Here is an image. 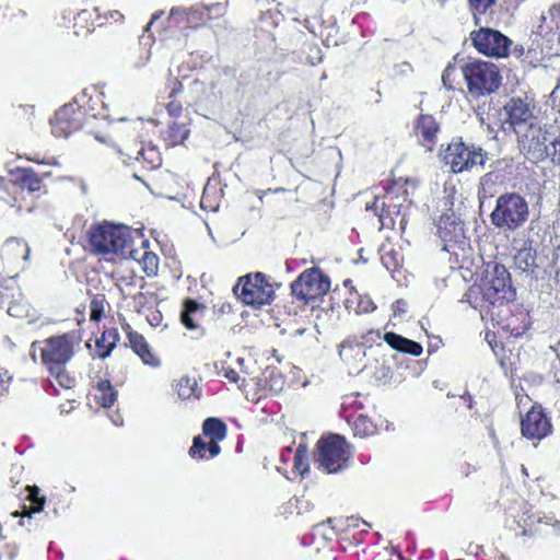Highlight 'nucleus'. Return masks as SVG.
I'll list each match as a JSON object with an SVG mask.
<instances>
[{"label":"nucleus","instance_id":"42","mask_svg":"<svg viewBox=\"0 0 560 560\" xmlns=\"http://www.w3.org/2000/svg\"><path fill=\"white\" fill-rule=\"evenodd\" d=\"M10 381L11 376L8 371H0V398L7 393Z\"/></svg>","mask_w":560,"mask_h":560},{"label":"nucleus","instance_id":"52","mask_svg":"<svg viewBox=\"0 0 560 560\" xmlns=\"http://www.w3.org/2000/svg\"><path fill=\"white\" fill-rule=\"evenodd\" d=\"M171 19L174 20L176 23H179V22L185 21V15L183 13H177L175 18H171Z\"/></svg>","mask_w":560,"mask_h":560},{"label":"nucleus","instance_id":"38","mask_svg":"<svg viewBox=\"0 0 560 560\" xmlns=\"http://www.w3.org/2000/svg\"><path fill=\"white\" fill-rule=\"evenodd\" d=\"M492 176H493L492 173H487L486 175H483L481 177L480 187H479V191H478V196L480 199L492 196V190H491V186L493 185Z\"/></svg>","mask_w":560,"mask_h":560},{"label":"nucleus","instance_id":"56","mask_svg":"<svg viewBox=\"0 0 560 560\" xmlns=\"http://www.w3.org/2000/svg\"><path fill=\"white\" fill-rule=\"evenodd\" d=\"M136 159H137V160H139V159L147 160V158L144 156V151H143V149H141V150H139V151H138Z\"/></svg>","mask_w":560,"mask_h":560},{"label":"nucleus","instance_id":"7","mask_svg":"<svg viewBox=\"0 0 560 560\" xmlns=\"http://www.w3.org/2000/svg\"><path fill=\"white\" fill-rule=\"evenodd\" d=\"M233 290L243 303L254 307L270 304L275 298V284L261 272L240 278Z\"/></svg>","mask_w":560,"mask_h":560},{"label":"nucleus","instance_id":"62","mask_svg":"<svg viewBox=\"0 0 560 560\" xmlns=\"http://www.w3.org/2000/svg\"><path fill=\"white\" fill-rule=\"evenodd\" d=\"M21 526H25V523L23 521L20 522Z\"/></svg>","mask_w":560,"mask_h":560},{"label":"nucleus","instance_id":"25","mask_svg":"<svg viewBox=\"0 0 560 560\" xmlns=\"http://www.w3.org/2000/svg\"><path fill=\"white\" fill-rule=\"evenodd\" d=\"M221 448L215 442L206 443L200 436H195L192 440V445L189 448V455L191 457L198 458H207V453H209L210 457H214L220 453Z\"/></svg>","mask_w":560,"mask_h":560},{"label":"nucleus","instance_id":"27","mask_svg":"<svg viewBox=\"0 0 560 560\" xmlns=\"http://www.w3.org/2000/svg\"><path fill=\"white\" fill-rule=\"evenodd\" d=\"M203 434L209 436L212 442L218 443L225 439L226 425L217 418H208L202 425Z\"/></svg>","mask_w":560,"mask_h":560},{"label":"nucleus","instance_id":"19","mask_svg":"<svg viewBox=\"0 0 560 560\" xmlns=\"http://www.w3.org/2000/svg\"><path fill=\"white\" fill-rule=\"evenodd\" d=\"M128 341L133 352L149 366L158 368L160 359L152 352L144 337L136 331L128 334Z\"/></svg>","mask_w":560,"mask_h":560},{"label":"nucleus","instance_id":"39","mask_svg":"<svg viewBox=\"0 0 560 560\" xmlns=\"http://www.w3.org/2000/svg\"><path fill=\"white\" fill-rule=\"evenodd\" d=\"M294 466L302 471L307 469V450L301 444L296 450Z\"/></svg>","mask_w":560,"mask_h":560},{"label":"nucleus","instance_id":"31","mask_svg":"<svg viewBox=\"0 0 560 560\" xmlns=\"http://www.w3.org/2000/svg\"><path fill=\"white\" fill-rule=\"evenodd\" d=\"M117 339L118 332L116 329L104 331L102 337L96 340V347L100 351L98 355L103 359L108 357L115 348Z\"/></svg>","mask_w":560,"mask_h":560},{"label":"nucleus","instance_id":"40","mask_svg":"<svg viewBox=\"0 0 560 560\" xmlns=\"http://www.w3.org/2000/svg\"><path fill=\"white\" fill-rule=\"evenodd\" d=\"M104 299L95 298L91 301V314L90 317L94 322H98L103 315L104 312Z\"/></svg>","mask_w":560,"mask_h":560},{"label":"nucleus","instance_id":"44","mask_svg":"<svg viewBox=\"0 0 560 560\" xmlns=\"http://www.w3.org/2000/svg\"><path fill=\"white\" fill-rule=\"evenodd\" d=\"M167 112L172 116H177L182 112V104L179 102L171 101L167 104Z\"/></svg>","mask_w":560,"mask_h":560},{"label":"nucleus","instance_id":"34","mask_svg":"<svg viewBox=\"0 0 560 560\" xmlns=\"http://www.w3.org/2000/svg\"><path fill=\"white\" fill-rule=\"evenodd\" d=\"M138 253L136 254L137 259L140 265H142L143 270L148 276L154 275L158 270L159 258L153 253L148 250H143L142 253L139 249H136Z\"/></svg>","mask_w":560,"mask_h":560},{"label":"nucleus","instance_id":"24","mask_svg":"<svg viewBox=\"0 0 560 560\" xmlns=\"http://www.w3.org/2000/svg\"><path fill=\"white\" fill-rule=\"evenodd\" d=\"M95 400L104 408L112 407L117 399V392L107 380L97 383L94 392Z\"/></svg>","mask_w":560,"mask_h":560},{"label":"nucleus","instance_id":"37","mask_svg":"<svg viewBox=\"0 0 560 560\" xmlns=\"http://www.w3.org/2000/svg\"><path fill=\"white\" fill-rule=\"evenodd\" d=\"M497 0H469L470 8L472 10L476 23H478L477 14L486 13Z\"/></svg>","mask_w":560,"mask_h":560},{"label":"nucleus","instance_id":"26","mask_svg":"<svg viewBox=\"0 0 560 560\" xmlns=\"http://www.w3.org/2000/svg\"><path fill=\"white\" fill-rule=\"evenodd\" d=\"M28 499L31 501V505L24 506V513L15 511L12 513V516L14 517H24L27 516L31 518L33 513H39L43 511L45 505V498L39 497V489L36 486H28Z\"/></svg>","mask_w":560,"mask_h":560},{"label":"nucleus","instance_id":"22","mask_svg":"<svg viewBox=\"0 0 560 560\" xmlns=\"http://www.w3.org/2000/svg\"><path fill=\"white\" fill-rule=\"evenodd\" d=\"M8 314L15 318H25L28 324H34L39 318L37 312L22 296L10 302Z\"/></svg>","mask_w":560,"mask_h":560},{"label":"nucleus","instance_id":"58","mask_svg":"<svg viewBox=\"0 0 560 560\" xmlns=\"http://www.w3.org/2000/svg\"><path fill=\"white\" fill-rule=\"evenodd\" d=\"M378 217H380V222H381L382 226L385 225L384 213L382 212Z\"/></svg>","mask_w":560,"mask_h":560},{"label":"nucleus","instance_id":"18","mask_svg":"<svg viewBox=\"0 0 560 560\" xmlns=\"http://www.w3.org/2000/svg\"><path fill=\"white\" fill-rule=\"evenodd\" d=\"M439 125L435 118L431 115H420L417 125L416 133L427 151H432L436 143V133Z\"/></svg>","mask_w":560,"mask_h":560},{"label":"nucleus","instance_id":"12","mask_svg":"<svg viewBox=\"0 0 560 560\" xmlns=\"http://www.w3.org/2000/svg\"><path fill=\"white\" fill-rule=\"evenodd\" d=\"M483 296L491 304L513 301L515 290L511 284L508 269L502 265H495L491 279L483 287Z\"/></svg>","mask_w":560,"mask_h":560},{"label":"nucleus","instance_id":"59","mask_svg":"<svg viewBox=\"0 0 560 560\" xmlns=\"http://www.w3.org/2000/svg\"><path fill=\"white\" fill-rule=\"evenodd\" d=\"M3 293L1 292L0 293V306L4 303V299H3Z\"/></svg>","mask_w":560,"mask_h":560},{"label":"nucleus","instance_id":"28","mask_svg":"<svg viewBox=\"0 0 560 560\" xmlns=\"http://www.w3.org/2000/svg\"><path fill=\"white\" fill-rule=\"evenodd\" d=\"M3 253L8 257L27 260L30 256V247L28 244L23 240L11 238L5 242L3 246Z\"/></svg>","mask_w":560,"mask_h":560},{"label":"nucleus","instance_id":"48","mask_svg":"<svg viewBox=\"0 0 560 560\" xmlns=\"http://www.w3.org/2000/svg\"><path fill=\"white\" fill-rule=\"evenodd\" d=\"M381 338L380 331H370L366 336H364L365 342H374L376 339Z\"/></svg>","mask_w":560,"mask_h":560},{"label":"nucleus","instance_id":"64","mask_svg":"<svg viewBox=\"0 0 560 560\" xmlns=\"http://www.w3.org/2000/svg\"><path fill=\"white\" fill-rule=\"evenodd\" d=\"M558 40H559V43H560V33H559V36H558Z\"/></svg>","mask_w":560,"mask_h":560},{"label":"nucleus","instance_id":"57","mask_svg":"<svg viewBox=\"0 0 560 560\" xmlns=\"http://www.w3.org/2000/svg\"><path fill=\"white\" fill-rule=\"evenodd\" d=\"M445 206H453V201L451 200V196L445 197Z\"/></svg>","mask_w":560,"mask_h":560},{"label":"nucleus","instance_id":"54","mask_svg":"<svg viewBox=\"0 0 560 560\" xmlns=\"http://www.w3.org/2000/svg\"><path fill=\"white\" fill-rule=\"evenodd\" d=\"M161 14H162V12L153 14V16H152L151 21L149 22L147 28H149L152 25V23L160 18Z\"/></svg>","mask_w":560,"mask_h":560},{"label":"nucleus","instance_id":"53","mask_svg":"<svg viewBox=\"0 0 560 560\" xmlns=\"http://www.w3.org/2000/svg\"><path fill=\"white\" fill-rule=\"evenodd\" d=\"M381 371H382V372H381L382 377L386 378V377L388 376V373H389V368H387V366L383 365V366L381 368Z\"/></svg>","mask_w":560,"mask_h":560},{"label":"nucleus","instance_id":"45","mask_svg":"<svg viewBox=\"0 0 560 560\" xmlns=\"http://www.w3.org/2000/svg\"><path fill=\"white\" fill-rule=\"evenodd\" d=\"M105 19L114 22H121L124 20V14L117 10H112L105 13Z\"/></svg>","mask_w":560,"mask_h":560},{"label":"nucleus","instance_id":"17","mask_svg":"<svg viewBox=\"0 0 560 560\" xmlns=\"http://www.w3.org/2000/svg\"><path fill=\"white\" fill-rule=\"evenodd\" d=\"M366 355L363 343L354 339L345 340L339 347V357L353 371H362V362Z\"/></svg>","mask_w":560,"mask_h":560},{"label":"nucleus","instance_id":"49","mask_svg":"<svg viewBox=\"0 0 560 560\" xmlns=\"http://www.w3.org/2000/svg\"><path fill=\"white\" fill-rule=\"evenodd\" d=\"M454 70L453 67L448 66L444 72H443V75H442V80H443V83L446 85L447 84V80L451 75V72Z\"/></svg>","mask_w":560,"mask_h":560},{"label":"nucleus","instance_id":"61","mask_svg":"<svg viewBox=\"0 0 560 560\" xmlns=\"http://www.w3.org/2000/svg\"><path fill=\"white\" fill-rule=\"evenodd\" d=\"M376 95H377V98L375 100V102L377 103V102H380L381 92H380V91H377V92H376Z\"/></svg>","mask_w":560,"mask_h":560},{"label":"nucleus","instance_id":"50","mask_svg":"<svg viewBox=\"0 0 560 560\" xmlns=\"http://www.w3.org/2000/svg\"><path fill=\"white\" fill-rule=\"evenodd\" d=\"M145 300H147V296L143 293H139L137 296H135L136 304L139 306H143Z\"/></svg>","mask_w":560,"mask_h":560},{"label":"nucleus","instance_id":"21","mask_svg":"<svg viewBox=\"0 0 560 560\" xmlns=\"http://www.w3.org/2000/svg\"><path fill=\"white\" fill-rule=\"evenodd\" d=\"M203 308L205 307L196 301L186 300L180 314L183 325L189 330L199 328V320L202 316Z\"/></svg>","mask_w":560,"mask_h":560},{"label":"nucleus","instance_id":"55","mask_svg":"<svg viewBox=\"0 0 560 560\" xmlns=\"http://www.w3.org/2000/svg\"><path fill=\"white\" fill-rule=\"evenodd\" d=\"M378 208V200L376 199L372 206L366 205V210L377 209Z\"/></svg>","mask_w":560,"mask_h":560},{"label":"nucleus","instance_id":"35","mask_svg":"<svg viewBox=\"0 0 560 560\" xmlns=\"http://www.w3.org/2000/svg\"><path fill=\"white\" fill-rule=\"evenodd\" d=\"M353 431L355 435L364 438L374 434L376 425L369 417L360 415L353 423Z\"/></svg>","mask_w":560,"mask_h":560},{"label":"nucleus","instance_id":"30","mask_svg":"<svg viewBox=\"0 0 560 560\" xmlns=\"http://www.w3.org/2000/svg\"><path fill=\"white\" fill-rule=\"evenodd\" d=\"M382 264L383 266L392 272L393 277L395 276V272L399 271V268L401 267L402 262V256L401 254L389 247H383L382 248V255H381Z\"/></svg>","mask_w":560,"mask_h":560},{"label":"nucleus","instance_id":"29","mask_svg":"<svg viewBox=\"0 0 560 560\" xmlns=\"http://www.w3.org/2000/svg\"><path fill=\"white\" fill-rule=\"evenodd\" d=\"M189 130L184 124L172 122L164 131V140L168 145H176L183 143L188 137Z\"/></svg>","mask_w":560,"mask_h":560},{"label":"nucleus","instance_id":"15","mask_svg":"<svg viewBox=\"0 0 560 560\" xmlns=\"http://www.w3.org/2000/svg\"><path fill=\"white\" fill-rule=\"evenodd\" d=\"M504 110L508 115V121L517 137L521 127L526 128L534 124H538L536 118L533 116L528 103L522 98H511L504 106Z\"/></svg>","mask_w":560,"mask_h":560},{"label":"nucleus","instance_id":"23","mask_svg":"<svg viewBox=\"0 0 560 560\" xmlns=\"http://www.w3.org/2000/svg\"><path fill=\"white\" fill-rule=\"evenodd\" d=\"M532 243L526 241L522 248L514 256V264L517 269L524 272L533 271L536 265V250L532 248Z\"/></svg>","mask_w":560,"mask_h":560},{"label":"nucleus","instance_id":"46","mask_svg":"<svg viewBox=\"0 0 560 560\" xmlns=\"http://www.w3.org/2000/svg\"><path fill=\"white\" fill-rule=\"evenodd\" d=\"M360 312L369 313L375 310V305L371 300L361 301L359 304Z\"/></svg>","mask_w":560,"mask_h":560},{"label":"nucleus","instance_id":"9","mask_svg":"<svg viewBox=\"0 0 560 560\" xmlns=\"http://www.w3.org/2000/svg\"><path fill=\"white\" fill-rule=\"evenodd\" d=\"M487 153L481 148L468 147L463 142L448 144L443 160L450 165L452 172L462 173L474 167H482L487 160Z\"/></svg>","mask_w":560,"mask_h":560},{"label":"nucleus","instance_id":"4","mask_svg":"<svg viewBox=\"0 0 560 560\" xmlns=\"http://www.w3.org/2000/svg\"><path fill=\"white\" fill-rule=\"evenodd\" d=\"M529 218L528 201L518 192H504L495 200L490 213L491 223L504 233L522 229Z\"/></svg>","mask_w":560,"mask_h":560},{"label":"nucleus","instance_id":"14","mask_svg":"<svg viewBox=\"0 0 560 560\" xmlns=\"http://www.w3.org/2000/svg\"><path fill=\"white\" fill-rule=\"evenodd\" d=\"M521 430L528 440H541L551 433L552 425L542 408L534 406L522 419Z\"/></svg>","mask_w":560,"mask_h":560},{"label":"nucleus","instance_id":"16","mask_svg":"<svg viewBox=\"0 0 560 560\" xmlns=\"http://www.w3.org/2000/svg\"><path fill=\"white\" fill-rule=\"evenodd\" d=\"M436 228L440 238L446 244L458 243L464 237V225L452 209L440 217Z\"/></svg>","mask_w":560,"mask_h":560},{"label":"nucleus","instance_id":"8","mask_svg":"<svg viewBox=\"0 0 560 560\" xmlns=\"http://www.w3.org/2000/svg\"><path fill=\"white\" fill-rule=\"evenodd\" d=\"M317 448L319 467L329 474L341 470L350 457L345 438L338 434L322 438L317 443Z\"/></svg>","mask_w":560,"mask_h":560},{"label":"nucleus","instance_id":"11","mask_svg":"<svg viewBox=\"0 0 560 560\" xmlns=\"http://www.w3.org/2000/svg\"><path fill=\"white\" fill-rule=\"evenodd\" d=\"M229 8V0H202V8L199 7H176L172 8L170 18H175L177 13L185 15V22L190 26L202 24L205 16L217 19L225 15Z\"/></svg>","mask_w":560,"mask_h":560},{"label":"nucleus","instance_id":"1","mask_svg":"<svg viewBox=\"0 0 560 560\" xmlns=\"http://www.w3.org/2000/svg\"><path fill=\"white\" fill-rule=\"evenodd\" d=\"M81 342L80 336L74 331L51 336L43 341H34L31 346V357L36 361V350H39L42 364L58 385L62 388H72L74 377L68 371V364Z\"/></svg>","mask_w":560,"mask_h":560},{"label":"nucleus","instance_id":"32","mask_svg":"<svg viewBox=\"0 0 560 560\" xmlns=\"http://www.w3.org/2000/svg\"><path fill=\"white\" fill-rule=\"evenodd\" d=\"M16 180L23 189L34 192L40 189V179L32 170H21L18 172Z\"/></svg>","mask_w":560,"mask_h":560},{"label":"nucleus","instance_id":"33","mask_svg":"<svg viewBox=\"0 0 560 560\" xmlns=\"http://www.w3.org/2000/svg\"><path fill=\"white\" fill-rule=\"evenodd\" d=\"M265 386L272 393L278 394L282 392L285 385L283 375L275 369L266 370L264 373Z\"/></svg>","mask_w":560,"mask_h":560},{"label":"nucleus","instance_id":"63","mask_svg":"<svg viewBox=\"0 0 560 560\" xmlns=\"http://www.w3.org/2000/svg\"><path fill=\"white\" fill-rule=\"evenodd\" d=\"M499 560H506L504 557H501Z\"/></svg>","mask_w":560,"mask_h":560},{"label":"nucleus","instance_id":"47","mask_svg":"<svg viewBox=\"0 0 560 560\" xmlns=\"http://www.w3.org/2000/svg\"><path fill=\"white\" fill-rule=\"evenodd\" d=\"M224 376L234 383H236L240 380L238 373L232 369L224 370Z\"/></svg>","mask_w":560,"mask_h":560},{"label":"nucleus","instance_id":"41","mask_svg":"<svg viewBox=\"0 0 560 560\" xmlns=\"http://www.w3.org/2000/svg\"><path fill=\"white\" fill-rule=\"evenodd\" d=\"M394 316L401 317L407 312V302L405 300H397L392 305Z\"/></svg>","mask_w":560,"mask_h":560},{"label":"nucleus","instance_id":"20","mask_svg":"<svg viewBox=\"0 0 560 560\" xmlns=\"http://www.w3.org/2000/svg\"><path fill=\"white\" fill-rule=\"evenodd\" d=\"M383 339L389 347L402 353L418 357L423 351V348L419 342L392 331L384 334Z\"/></svg>","mask_w":560,"mask_h":560},{"label":"nucleus","instance_id":"60","mask_svg":"<svg viewBox=\"0 0 560 560\" xmlns=\"http://www.w3.org/2000/svg\"><path fill=\"white\" fill-rule=\"evenodd\" d=\"M85 14H86V12H85V11H82V12H80V13L78 14V18H80V19H81V18H83Z\"/></svg>","mask_w":560,"mask_h":560},{"label":"nucleus","instance_id":"6","mask_svg":"<svg viewBox=\"0 0 560 560\" xmlns=\"http://www.w3.org/2000/svg\"><path fill=\"white\" fill-rule=\"evenodd\" d=\"M468 92L474 97L489 95L501 84L498 67L489 61L474 60L462 68Z\"/></svg>","mask_w":560,"mask_h":560},{"label":"nucleus","instance_id":"13","mask_svg":"<svg viewBox=\"0 0 560 560\" xmlns=\"http://www.w3.org/2000/svg\"><path fill=\"white\" fill-rule=\"evenodd\" d=\"M470 38L479 52L491 57H505L512 43L505 35L491 28L475 31Z\"/></svg>","mask_w":560,"mask_h":560},{"label":"nucleus","instance_id":"51","mask_svg":"<svg viewBox=\"0 0 560 560\" xmlns=\"http://www.w3.org/2000/svg\"><path fill=\"white\" fill-rule=\"evenodd\" d=\"M149 58H150V52L147 51L145 56L143 58H140V61H138L135 66L137 68L143 67L148 62Z\"/></svg>","mask_w":560,"mask_h":560},{"label":"nucleus","instance_id":"2","mask_svg":"<svg viewBox=\"0 0 560 560\" xmlns=\"http://www.w3.org/2000/svg\"><path fill=\"white\" fill-rule=\"evenodd\" d=\"M518 147L529 161L537 163L550 159L560 164V128L545 127L539 122L518 130Z\"/></svg>","mask_w":560,"mask_h":560},{"label":"nucleus","instance_id":"3","mask_svg":"<svg viewBox=\"0 0 560 560\" xmlns=\"http://www.w3.org/2000/svg\"><path fill=\"white\" fill-rule=\"evenodd\" d=\"M144 246L148 241L142 240L140 233L132 231L124 224L103 223L93 228L90 232V244L100 254H116L124 258L137 259L133 245L135 241Z\"/></svg>","mask_w":560,"mask_h":560},{"label":"nucleus","instance_id":"5","mask_svg":"<svg viewBox=\"0 0 560 560\" xmlns=\"http://www.w3.org/2000/svg\"><path fill=\"white\" fill-rule=\"evenodd\" d=\"M84 103L85 95H82L80 98H75L73 103L66 104L57 110L50 121L51 132L55 137L67 138L88 124L90 119H96L97 116L108 118L106 113H95L92 106L90 107L91 110L86 109ZM102 110L105 112L104 106H102Z\"/></svg>","mask_w":560,"mask_h":560},{"label":"nucleus","instance_id":"36","mask_svg":"<svg viewBox=\"0 0 560 560\" xmlns=\"http://www.w3.org/2000/svg\"><path fill=\"white\" fill-rule=\"evenodd\" d=\"M197 382L189 377H183L177 383V394L182 399H188L195 395Z\"/></svg>","mask_w":560,"mask_h":560},{"label":"nucleus","instance_id":"43","mask_svg":"<svg viewBox=\"0 0 560 560\" xmlns=\"http://www.w3.org/2000/svg\"><path fill=\"white\" fill-rule=\"evenodd\" d=\"M170 88H171V91H170L168 97L174 98L182 92L183 85L179 81H177L175 79L174 81H172L170 83Z\"/></svg>","mask_w":560,"mask_h":560},{"label":"nucleus","instance_id":"10","mask_svg":"<svg viewBox=\"0 0 560 560\" xmlns=\"http://www.w3.org/2000/svg\"><path fill=\"white\" fill-rule=\"evenodd\" d=\"M329 289V278L315 267L302 272L291 284L292 294L304 303L325 295Z\"/></svg>","mask_w":560,"mask_h":560}]
</instances>
